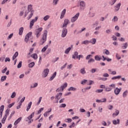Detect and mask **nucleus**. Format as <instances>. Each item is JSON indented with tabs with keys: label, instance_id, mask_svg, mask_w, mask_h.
Returning <instances> with one entry per match:
<instances>
[{
	"label": "nucleus",
	"instance_id": "nucleus-32",
	"mask_svg": "<svg viewBox=\"0 0 128 128\" xmlns=\"http://www.w3.org/2000/svg\"><path fill=\"white\" fill-rule=\"evenodd\" d=\"M48 45H46L44 48L42 50V52H44L46 50H48Z\"/></svg>",
	"mask_w": 128,
	"mask_h": 128
},
{
	"label": "nucleus",
	"instance_id": "nucleus-1",
	"mask_svg": "<svg viewBox=\"0 0 128 128\" xmlns=\"http://www.w3.org/2000/svg\"><path fill=\"white\" fill-rule=\"evenodd\" d=\"M28 11H26L25 12L24 18H26V16H28V12H30V14L28 17L27 18V20H30V18H32V16H34V10H32V4H30L28 6Z\"/></svg>",
	"mask_w": 128,
	"mask_h": 128
},
{
	"label": "nucleus",
	"instance_id": "nucleus-25",
	"mask_svg": "<svg viewBox=\"0 0 128 128\" xmlns=\"http://www.w3.org/2000/svg\"><path fill=\"white\" fill-rule=\"evenodd\" d=\"M24 27H21L20 29H19V34L20 36H22V32H24Z\"/></svg>",
	"mask_w": 128,
	"mask_h": 128
},
{
	"label": "nucleus",
	"instance_id": "nucleus-56",
	"mask_svg": "<svg viewBox=\"0 0 128 128\" xmlns=\"http://www.w3.org/2000/svg\"><path fill=\"white\" fill-rule=\"evenodd\" d=\"M72 118H67L66 120V122H72Z\"/></svg>",
	"mask_w": 128,
	"mask_h": 128
},
{
	"label": "nucleus",
	"instance_id": "nucleus-4",
	"mask_svg": "<svg viewBox=\"0 0 128 128\" xmlns=\"http://www.w3.org/2000/svg\"><path fill=\"white\" fill-rule=\"evenodd\" d=\"M10 114V110H6L5 112V115L3 116V118H2L1 122L2 124H4L6 122V118H8V116Z\"/></svg>",
	"mask_w": 128,
	"mask_h": 128
},
{
	"label": "nucleus",
	"instance_id": "nucleus-35",
	"mask_svg": "<svg viewBox=\"0 0 128 128\" xmlns=\"http://www.w3.org/2000/svg\"><path fill=\"white\" fill-rule=\"evenodd\" d=\"M80 72L82 74H86V70H85L84 68H83L82 69H80Z\"/></svg>",
	"mask_w": 128,
	"mask_h": 128
},
{
	"label": "nucleus",
	"instance_id": "nucleus-36",
	"mask_svg": "<svg viewBox=\"0 0 128 128\" xmlns=\"http://www.w3.org/2000/svg\"><path fill=\"white\" fill-rule=\"evenodd\" d=\"M128 42L124 43L122 46V48H123V50H126V48H128Z\"/></svg>",
	"mask_w": 128,
	"mask_h": 128
},
{
	"label": "nucleus",
	"instance_id": "nucleus-20",
	"mask_svg": "<svg viewBox=\"0 0 128 128\" xmlns=\"http://www.w3.org/2000/svg\"><path fill=\"white\" fill-rule=\"evenodd\" d=\"M90 44H96V39L93 38L90 41H89Z\"/></svg>",
	"mask_w": 128,
	"mask_h": 128
},
{
	"label": "nucleus",
	"instance_id": "nucleus-30",
	"mask_svg": "<svg viewBox=\"0 0 128 128\" xmlns=\"http://www.w3.org/2000/svg\"><path fill=\"white\" fill-rule=\"evenodd\" d=\"M119 114L120 111L118 110H116L115 112L112 114V116H118Z\"/></svg>",
	"mask_w": 128,
	"mask_h": 128
},
{
	"label": "nucleus",
	"instance_id": "nucleus-54",
	"mask_svg": "<svg viewBox=\"0 0 128 128\" xmlns=\"http://www.w3.org/2000/svg\"><path fill=\"white\" fill-rule=\"evenodd\" d=\"M44 108H40L38 112V114H40V112H42V110H44Z\"/></svg>",
	"mask_w": 128,
	"mask_h": 128
},
{
	"label": "nucleus",
	"instance_id": "nucleus-33",
	"mask_svg": "<svg viewBox=\"0 0 128 128\" xmlns=\"http://www.w3.org/2000/svg\"><path fill=\"white\" fill-rule=\"evenodd\" d=\"M70 50H72V48L69 47L68 48H66L64 52V54H68L70 52Z\"/></svg>",
	"mask_w": 128,
	"mask_h": 128
},
{
	"label": "nucleus",
	"instance_id": "nucleus-63",
	"mask_svg": "<svg viewBox=\"0 0 128 128\" xmlns=\"http://www.w3.org/2000/svg\"><path fill=\"white\" fill-rule=\"evenodd\" d=\"M66 104H63L60 106V108H66Z\"/></svg>",
	"mask_w": 128,
	"mask_h": 128
},
{
	"label": "nucleus",
	"instance_id": "nucleus-49",
	"mask_svg": "<svg viewBox=\"0 0 128 128\" xmlns=\"http://www.w3.org/2000/svg\"><path fill=\"white\" fill-rule=\"evenodd\" d=\"M128 94V90H126L124 93H123V94H122V96L124 98H126V96Z\"/></svg>",
	"mask_w": 128,
	"mask_h": 128
},
{
	"label": "nucleus",
	"instance_id": "nucleus-7",
	"mask_svg": "<svg viewBox=\"0 0 128 128\" xmlns=\"http://www.w3.org/2000/svg\"><path fill=\"white\" fill-rule=\"evenodd\" d=\"M50 70L48 68L44 69L42 73V78H46Z\"/></svg>",
	"mask_w": 128,
	"mask_h": 128
},
{
	"label": "nucleus",
	"instance_id": "nucleus-14",
	"mask_svg": "<svg viewBox=\"0 0 128 128\" xmlns=\"http://www.w3.org/2000/svg\"><path fill=\"white\" fill-rule=\"evenodd\" d=\"M69 22H70V20H68V19H65L64 20V24H63L62 28H66Z\"/></svg>",
	"mask_w": 128,
	"mask_h": 128
},
{
	"label": "nucleus",
	"instance_id": "nucleus-44",
	"mask_svg": "<svg viewBox=\"0 0 128 128\" xmlns=\"http://www.w3.org/2000/svg\"><path fill=\"white\" fill-rule=\"evenodd\" d=\"M68 92H70V90H76V88H74V87H70V88H68Z\"/></svg>",
	"mask_w": 128,
	"mask_h": 128
},
{
	"label": "nucleus",
	"instance_id": "nucleus-55",
	"mask_svg": "<svg viewBox=\"0 0 128 128\" xmlns=\"http://www.w3.org/2000/svg\"><path fill=\"white\" fill-rule=\"evenodd\" d=\"M42 97L39 98L38 102H37V106H38V104H40V102H42Z\"/></svg>",
	"mask_w": 128,
	"mask_h": 128
},
{
	"label": "nucleus",
	"instance_id": "nucleus-46",
	"mask_svg": "<svg viewBox=\"0 0 128 128\" xmlns=\"http://www.w3.org/2000/svg\"><path fill=\"white\" fill-rule=\"evenodd\" d=\"M6 80V76H2L1 78V82H4Z\"/></svg>",
	"mask_w": 128,
	"mask_h": 128
},
{
	"label": "nucleus",
	"instance_id": "nucleus-15",
	"mask_svg": "<svg viewBox=\"0 0 128 128\" xmlns=\"http://www.w3.org/2000/svg\"><path fill=\"white\" fill-rule=\"evenodd\" d=\"M121 90H122V88L120 89V88H116L114 90V92L116 96H118V94H120V92Z\"/></svg>",
	"mask_w": 128,
	"mask_h": 128
},
{
	"label": "nucleus",
	"instance_id": "nucleus-3",
	"mask_svg": "<svg viewBox=\"0 0 128 128\" xmlns=\"http://www.w3.org/2000/svg\"><path fill=\"white\" fill-rule=\"evenodd\" d=\"M42 30H44L42 28H39L35 30L34 32L37 38H38L40 36Z\"/></svg>",
	"mask_w": 128,
	"mask_h": 128
},
{
	"label": "nucleus",
	"instance_id": "nucleus-21",
	"mask_svg": "<svg viewBox=\"0 0 128 128\" xmlns=\"http://www.w3.org/2000/svg\"><path fill=\"white\" fill-rule=\"evenodd\" d=\"M113 124H120V119H117L116 120H114L112 121Z\"/></svg>",
	"mask_w": 128,
	"mask_h": 128
},
{
	"label": "nucleus",
	"instance_id": "nucleus-31",
	"mask_svg": "<svg viewBox=\"0 0 128 128\" xmlns=\"http://www.w3.org/2000/svg\"><path fill=\"white\" fill-rule=\"evenodd\" d=\"M102 58H104L103 59L104 61L107 60V62H112V59L109 58H106L104 57V56H102Z\"/></svg>",
	"mask_w": 128,
	"mask_h": 128
},
{
	"label": "nucleus",
	"instance_id": "nucleus-23",
	"mask_svg": "<svg viewBox=\"0 0 128 128\" xmlns=\"http://www.w3.org/2000/svg\"><path fill=\"white\" fill-rule=\"evenodd\" d=\"M103 54H106V56H109L110 52L108 50L105 49L103 50Z\"/></svg>",
	"mask_w": 128,
	"mask_h": 128
},
{
	"label": "nucleus",
	"instance_id": "nucleus-47",
	"mask_svg": "<svg viewBox=\"0 0 128 128\" xmlns=\"http://www.w3.org/2000/svg\"><path fill=\"white\" fill-rule=\"evenodd\" d=\"M22 62L20 61L19 64H18L17 68H22Z\"/></svg>",
	"mask_w": 128,
	"mask_h": 128
},
{
	"label": "nucleus",
	"instance_id": "nucleus-34",
	"mask_svg": "<svg viewBox=\"0 0 128 128\" xmlns=\"http://www.w3.org/2000/svg\"><path fill=\"white\" fill-rule=\"evenodd\" d=\"M28 68H32L34 66V62H32L28 64Z\"/></svg>",
	"mask_w": 128,
	"mask_h": 128
},
{
	"label": "nucleus",
	"instance_id": "nucleus-29",
	"mask_svg": "<svg viewBox=\"0 0 128 128\" xmlns=\"http://www.w3.org/2000/svg\"><path fill=\"white\" fill-rule=\"evenodd\" d=\"M18 52H16L12 57V60H16V58H18Z\"/></svg>",
	"mask_w": 128,
	"mask_h": 128
},
{
	"label": "nucleus",
	"instance_id": "nucleus-61",
	"mask_svg": "<svg viewBox=\"0 0 128 128\" xmlns=\"http://www.w3.org/2000/svg\"><path fill=\"white\" fill-rule=\"evenodd\" d=\"M92 74H94V72H96V68H92L90 70Z\"/></svg>",
	"mask_w": 128,
	"mask_h": 128
},
{
	"label": "nucleus",
	"instance_id": "nucleus-57",
	"mask_svg": "<svg viewBox=\"0 0 128 128\" xmlns=\"http://www.w3.org/2000/svg\"><path fill=\"white\" fill-rule=\"evenodd\" d=\"M72 125H70V126H69V128H74L75 126H76V124H74V122H72Z\"/></svg>",
	"mask_w": 128,
	"mask_h": 128
},
{
	"label": "nucleus",
	"instance_id": "nucleus-17",
	"mask_svg": "<svg viewBox=\"0 0 128 128\" xmlns=\"http://www.w3.org/2000/svg\"><path fill=\"white\" fill-rule=\"evenodd\" d=\"M66 9H64L62 13H61V16L60 17V18L62 20V18H64V14H66Z\"/></svg>",
	"mask_w": 128,
	"mask_h": 128
},
{
	"label": "nucleus",
	"instance_id": "nucleus-52",
	"mask_svg": "<svg viewBox=\"0 0 128 128\" xmlns=\"http://www.w3.org/2000/svg\"><path fill=\"white\" fill-rule=\"evenodd\" d=\"M77 58L80 60V58H84V56L82 55H79L77 56Z\"/></svg>",
	"mask_w": 128,
	"mask_h": 128
},
{
	"label": "nucleus",
	"instance_id": "nucleus-51",
	"mask_svg": "<svg viewBox=\"0 0 128 128\" xmlns=\"http://www.w3.org/2000/svg\"><path fill=\"white\" fill-rule=\"evenodd\" d=\"M48 18H50V16L48 15H47L46 16H45L44 18V20L46 21V20H48Z\"/></svg>",
	"mask_w": 128,
	"mask_h": 128
},
{
	"label": "nucleus",
	"instance_id": "nucleus-43",
	"mask_svg": "<svg viewBox=\"0 0 128 128\" xmlns=\"http://www.w3.org/2000/svg\"><path fill=\"white\" fill-rule=\"evenodd\" d=\"M113 20L114 22H116L118 20V18L117 16H114L113 18Z\"/></svg>",
	"mask_w": 128,
	"mask_h": 128
},
{
	"label": "nucleus",
	"instance_id": "nucleus-42",
	"mask_svg": "<svg viewBox=\"0 0 128 128\" xmlns=\"http://www.w3.org/2000/svg\"><path fill=\"white\" fill-rule=\"evenodd\" d=\"M24 100H26V97H24V96L23 97V98L21 99L20 102H19V104H20V106H22V102H24Z\"/></svg>",
	"mask_w": 128,
	"mask_h": 128
},
{
	"label": "nucleus",
	"instance_id": "nucleus-38",
	"mask_svg": "<svg viewBox=\"0 0 128 128\" xmlns=\"http://www.w3.org/2000/svg\"><path fill=\"white\" fill-rule=\"evenodd\" d=\"M38 83H34L31 86L30 88H36V86H38Z\"/></svg>",
	"mask_w": 128,
	"mask_h": 128
},
{
	"label": "nucleus",
	"instance_id": "nucleus-59",
	"mask_svg": "<svg viewBox=\"0 0 128 128\" xmlns=\"http://www.w3.org/2000/svg\"><path fill=\"white\" fill-rule=\"evenodd\" d=\"M51 50H52V49H50V48H48L46 52V54H48L50 52Z\"/></svg>",
	"mask_w": 128,
	"mask_h": 128
},
{
	"label": "nucleus",
	"instance_id": "nucleus-58",
	"mask_svg": "<svg viewBox=\"0 0 128 128\" xmlns=\"http://www.w3.org/2000/svg\"><path fill=\"white\" fill-rule=\"evenodd\" d=\"M92 54H88L86 56V60H90V58H92Z\"/></svg>",
	"mask_w": 128,
	"mask_h": 128
},
{
	"label": "nucleus",
	"instance_id": "nucleus-22",
	"mask_svg": "<svg viewBox=\"0 0 128 128\" xmlns=\"http://www.w3.org/2000/svg\"><path fill=\"white\" fill-rule=\"evenodd\" d=\"M32 102H29L28 104V106H27V108H26V112H28L30 110V108H32Z\"/></svg>",
	"mask_w": 128,
	"mask_h": 128
},
{
	"label": "nucleus",
	"instance_id": "nucleus-45",
	"mask_svg": "<svg viewBox=\"0 0 128 128\" xmlns=\"http://www.w3.org/2000/svg\"><path fill=\"white\" fill-rule=\"evenodd\" d=\"M16 96V92H13L10 96L11 98H14Z\"/></svg>",
	"mask_w": 128,
	"mask_h": 128
},
{
	"label": "nucleus",
	"instance_id": "nucleus-2",
	"mask_svg": "<svg viewBox=\"0 0 128 128\" xmlns=\"http://www.w3.org/2000/svg\"><path fill=\"white\" fill-rule=\"evenodd\" d=\"M48 36V31L46 30H44V32L42 34V38L40 40L39 42L40 46H42L45 42H46V36Z\"/></svg>",
	"mask_w": 128,
	"mask_h": 128
},
{
	"label": "nucleus",
	"instance_id": "nucleus-26",
	"mask_svg": "<svg viewBox=\"0 0 128 128\" xmlns=\"http://www.w3.org/2000/svg\"><path fill=\"white\" fill-rule=\"evenodd\" d=\"M56 72H54L52 74V76L49 79V80H54V78H56Z\"/></svg>",
	"mask_w": 128,
	"mask_h": 128
},
{
	"label": "nucleus",
	"instance_id": "nucleus-9",
	"mask_svg": "<svg viewBox=\"0 0 128 128\" xmlns=\"http://www.w3.org/2000/svg\"><path fill=\"white\" fill-rule=\"evenodd\" d=\"M122 6V3L119 2L118 4H116L114 6V12H118L120 10V6Z\"/></svg>",
	"mask_w": 128,
	"mask_h": 128
},
{
	"label": "nucleus",
	"instance_id": "nucleus-5",
	"mask_svg": "<svg viewBox=\"0 0 128 128\" xmlns=\"http://www.w3.org/2000/svg\"><path fill=\"white\" fill-rule=\"evenodd\" d=\"M68 86V83H65L63 85H62L60 88H57L56 92H64V90Z\"/></svg>",
	"mask_w": 128,
	"mask_h": 128
},
{
	"label": "nucleus",
	"instance_id": "nucleus-37",
	"mask_svg": "<svg viewBox=\"0 0 128 128\" xmlns=\"http://www.w3.org/2000/svg\"><path fill=\"white\" fill-rule=\"evenodd\" d=\"M94 59L96 60H102V57L96 55L94 56Z\"/></svg>",
	"mask_w": 128,
	"mask_h": 128
},
{
	"label": "nucleus",
	"instance_id": "nucleus-6",
	"mask_svg": "<svg viewBox=\"0 0 128 128\" xmlns=\"http://www.w3.org/2000/svg\"><path fill=\"white\" fill-rule=\"evenodd\" d=\"M78 16H80V12H78L75 16L71 18V22H76V20H78Z\"/></svg>",
	"mask_w": 128,
	"mask_h": 128
},
{
	"label": "nucleus",
	"instance_id": "nucleus-16",
	"mask_svg": "<svg viewBox=\"0 0 128 128\" xmlns=\"http://www.w3.org/2000/svg\"><path fill=\"white\" fill-rule=\"evenodd\" d=\"M62 93L60 92L56 96V100H60V98H62Z\"/></svg>",
	"mask_w": 128,
	"mask_h": 128
},
{
	"label": "nucleus",
	"instance_id": "nucleus-53",
	"mask_svg": "<svg viewBox=\"0 0 128 128\" xmlns=\"http://www.w3.org/2000/svg\"><path fill=\"white\" fill-rule=\"evenodd\" d=\"M88 82V80H84L81 82V84H86V82Z\"/></svg>",
	"mask_w": 128,
	"mask_h": 128
},
{
	"label": "nucleus",
	"instance_id": "nucleus-64",
	"mask_svg": "<svg viewBox=\"0 0 128 128\" xmlns=\"http://www.w3.org/2000/svg\"><path fill=\"white\" fill-rule=\"evenodd\" d=\"M106 102V98H104L101 99V102Z\"/></svg>",
	"mask_w": 128,
	"mask_h": 128
},
{
	"label": "nucleus",
	"instance_id": "nucleus-8",
	"mask_svg": "<svg viewBox=\"0 0 128 128\" xmlns=\"http://www.w3.org/2000/svg\"><path fill=\"white\" fill-rule=\"evenodd\" d=\"M38 20V17L36 16L35 18V19H33L31 20L30 24V28H32V26H34V23L36 22Z\"/></svg>",
	"mask_w": 128,
	"mask_h": 128
},
{
	"label": "nucleus",
	"instance_id": "nucleus-11",
	"mask_svg": "<svg viewBox=\"0 0 128 128\" xmlns=\"http://www.w3.org/2000/svg\"><path fill=\"white\" fill-rule=\"evenodd\" d=\"M80 10H84V8H86V2L84 1H80Z\"/></svg>",
	"mask_w": 128,
	"mask_h": 128
},
{
	"label": "nucleus",
	"instance_id": "nucleus-41",
	"mask_svg": "<svg viewBox=\"0 0 128 128\" xmlns=\"http://www.w3.org/2000/svg\"><path fill=\"white\" fill-rule=\"evenodd\" d=\"M58 0H53V2H52L53 6H56V4H58Z\"/></svg>",
	"mask_w": 128,
	"mask_h": 128
},
{
	"label": "nucleus",
	"instance_id": "nucleus-39",
	"mask_svg": "<svg viewBox=\"0 0 128 128\" xmlns=\"http://www.w3.org/2000/svg\"><path fill=\"white\" fill-rule=\"evenodd\" d=\"M90 44V41L86 40H84L82 42V44Z\"/></svg>",
	"mask_w": 128,
	"mask_h": 128
},
{
	"label": "nucleus",
	"instance_id": "nucleus-62",
	"mask_svg": "<svg viewBox=\"0 0 128 128\" xmlns=\"http://www.w3.org/2000/svg\"><path fill=\"white\" fill-rule=\"evenodd\" d=\"M116 58L117 60H120L122 58V56H120L118 55V54H116Z\"/></svg>",
	"mask_w": 128,
	"mask_h": 128
},
{
	"label": "nucleus",
	"instance_id": "nucleus-27",
	"mask_svg": "<svg viewBox=\"0 0 128 128\" xmlns=\"http://www.w3.org/2000/svg\"><path fill=\"white\" fill-rule=\"evenodd\" d=\"M78 52H75L74 54L72 55V58H78Z\"/></svg>",
	"mask_w": 128,
	"mask_h": 128
},
{
	"label": "nucleus",
	"instance_id": "nucleus-48",
	"mask_svg": "<svg viewBox=\"0 0 128 128\" xmlns=\"http://www.w3.org/2000/svg\"><path fill=\"white\" fill-rule=\"evenodd\" d=\"M95 60L94 59L90 58L88 61V64H90L91 62H94Z\"/></svg>",
	"mask_w": 128,
	"mask_h": 128
},
{
	"label": "nucleus",
	"instance_id": "nucleus-40",
	"mask_svg": "<svg viewBox=\"0 0 128 128\" xmlns=\"http://www.w3.org/2000/svg\"><path fill=\"white\" fill-rule=\"evenodd\" d=\"M122 78V76H118L112 77V80H120Z\"/></svg>",
	"mask_w": 128,
	"mask_h": 128
},
{
	"label": "nucleus",
	"instance_id": "nucleus-24",
	"mask_svg": "<svg viewBox=\"0 0 128 128\" xmlns=\"http://www.w3.org/2000/svg\"><path fill=\"white\" fill-rule=\"evenodd\" d=\"M50 112H52V108H50V111H47L46 112L44 113V118H48V116L49 114H50Z\"/></svg>",
	"mask_w": 128,
	"mask_h": 128
},
{
	"label": "nucleus",
	"instance_id": "nucleus-10",
	"mask_svg": "<svg viewBox=\"0 0 128 128\" xmlns=\"http://www.w3.org/2000/svg\"><path fill=\"white\" fill-rule=\"evenodd\" d=\"M66 34H68V29L64 28L62 30V37L66 38Z\"/></svg>",
	"mask_w": 128,
	"mask_h": 128
},
{
	"label": "nucleus",
	"instance_id": "nucleus-50",
	"mask_svg": "<svg viewBox=\"0 0 128 128\" xmlns=\"http://www.w3.org/2000/svg\"><path fill=\"white\" fill-rule=\"evenodd\" d=\"M89 16L90 18L94 17V12H90Z\"/></svg>",
	"mask_w": 128,
	"mask_h": 128
},
{
	"label": "nucleus",
	"instance_id": "nucleus-12",
	"mask_svg": "<svg viewBox=\"0 0 128 128\" xmlns=\"http://www.w3.org/2000/svg\"><path fill=\"white\" fill-rule=\"evenodd\" d=\"M32 32H29L26 36L25 37V42H28V39L30 38L32 36Z\"/></svg>",
	"mask_w": 128,
	"mask_h": 128
},
{
	"label": "nucleus",
	"instance_id": "nucleus-18",
	"mask_svg": "<svg viewBox=\"0 0 128 128\" xmlns=\"http://www.w3.org/2000/svg\"><path fill=\"white\" fill-rule=\"evenodd\" d=\"M22 117L19 118L18 119H17L15 122H14V126H16V124H18L19 122H20V120H22Z\"/></svg>",
	"mask_w": 128,
	"mask_h": 128
},
{
	"label": "nucleus",
	"instance_id": "nucleus-13",
	"mask_svg": "<svg viewBox=\"0 0 128 128\" xmlns=\"http://www.w3.org/2000/svg\"><path fill=\"white\" fill-rule=\"evenodd\" d=\"M4 106L2 105L0 107V120L2 118V112H4Z\"/></svg>",
	"mask_w": 128,
	"mask_h": 128
},
{
	"label": "nucleus",
	"instance_id": "nucleus-28",
	"mask_svg": "<svg viewBox=\"0 0 128 128\" xmlns=\"http://www.w3.org/2000/svg\"><path fill=\"white\" fill-rule=\"evenodd\" d=\"M31 57H32L34 60H38V54H33L31 55Z\"/></svg>",
	"mask_w": 128,
	"mask_h": 128
},
{
	"label": "nucleus",
	"instance_id": "nucleus-19",
	"mask_svg": "<svg viewBox=\"0 0 128 128\" xmlns=\"http://www.w3.org/2000/svg\"><path fill=\"white\" fill-rule=\"evenodd\" d=\"M34 112H33L32 113V114L29 116H28L26 118L27 120H32V118H34Z\"/></svg>",
	"mask_w": 128,
	"mask_h": 128
},
{
	"label": "nucleus",
	"instance_id": "nucleus-60",
	"mask_svg": "<svg viewBox=\"0 0 128 128\" xmlns=\"http://www.w3.org/2000/svg\"><path fill=\"white\" fill-rule=\"evenodd\" d=\"M88 84H89V86H91V84H94V81L90 80L88 82Z\"/></svg>",
	"mask_w": 128,
	"mask_h": 128
}]
</instances>
